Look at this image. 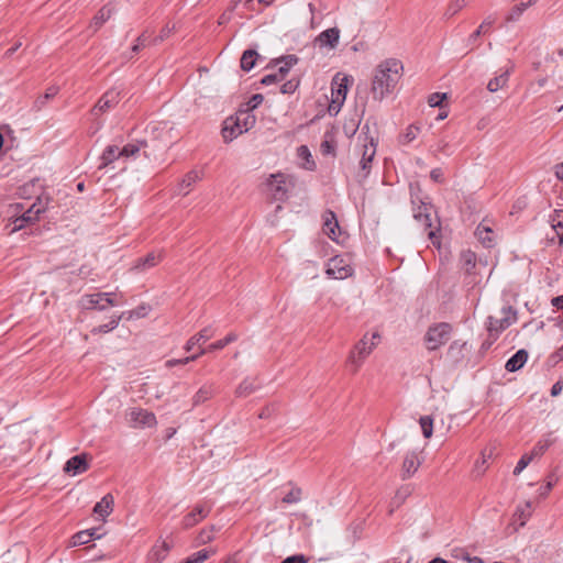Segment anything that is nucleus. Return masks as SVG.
I'll use <instances>...</instances> for the list:
<instances>
[{
	"instance_id": "nucleus-5",
	"label": "nucleus",
	"mask_w": 563,
	"mask_h": 563,
	"mask_svg": "<svg viewBox=\"0 0 563 563\" xmlns=\"http://www.w3.org/2000/svg\"><path fill=\"white\" fill-rule=\"evenodd\" d=\"M500 313V318L494 316L487 318V331L494 340L517 320V312L511 306L503 307Z\"/></svg>"
},
{
	"instance_id": "nucleus-31",
	"label": "nucleus",
	"mask_w": 563,
	"mask_h": 563,
	"mask_svg": "<svg viewBox=\"0 0 563 563\" xmlns=\"http://www.w3.org/2000/svg\"><path fill=\"white\" fill-rule=\"evenodd\" d=\"M511 70H512V67H508V68L501 70V73L498 76L492 78L488 81L487 89L490 92H496L497 90L503 88L508 82L509 75H510Z\"/></svg>"
},
{
	"instance_id": "nucleus-30",
	"label": "nucleus",
	"mask_w": 563,
	"mask_h": 563,
	"mask_svg": "<svg viewBox=\"0 0 563 563\" xmlns=\"http://www.w3.org/2000/svg\"><path fill=\"white\" fill-rule=\"evenodd\" d=\"M320 152L324 156H332L334 157L336 155V142L334 140V135L331 132H325L323 140L320 144Z\"/></svg>"
},
{
	"instance_id": "nucleus-20",
	"label": "nucleus",
	"mask_w": 563,
	"mask_h": 563,
	"mask_svg": "<svg viewBox=\"0 0 563 563\" xmlns=\"http://www.w3.org/2000/svg\"><path fill=\"white\" fill-rule=\"evenodd\" d=\"M213 336V329L206 327L200 330L197 334L192 335L185 344L184 350L190 352L196 345L205 344L208 340Z\"/></svg>"
},
{
	"instance_id": "nucleus-6",
	"label": "nucleus",
	"mask_w": 563,
	"mask_h": 563,
	"mask_svg": "<svg viewBox=\"0 0 563 563\" xmlns=\"http://www.w3.org/2000/svg\"><path fill=\"white\" fill-rule=\"evenodd\" d=\"M260 190L268 203L282 202V172L267 175L261 183Z\"/></svg>"
},
{
	"instance_id": "nucleus-49",
	"label": "nucleus",
	"mask_w": 563,
	"mask_h": 563,
	"mask_svg": "<svg viewBox=\"0 0 563 563\" xmlns=\"http://www.w3.org/2000/svg\"><path fill=\"white\" fill-rule=\"evenodd\" d=\"M272 0H238L236 5H242L245 9H250L253 11L260 10L257 4L266 3L268 4Z\"/></svg>"
},
{
	"instance_id": "nucleus-22",
	"label": "nucleus",
	"mask_w": 563,
	"mask_h": 563,
	"mask_svg": "<svg viewBox=\"0 0 563 563\" xmlns=\"http://www.w3.org/2000/svg\"><path fill=\"white\" fill-rule=\"evenodd\" d=\"M80 305L85 310L104 311L108 309L98 292L85 295L80 300Z\"/></svg>"
},
{
	"instance_id": "nucleus-58",
	"label": "nucleus",
	"mask_w": 563,
	"mask_h": 563,
	"mask_svg": "<svg viewBox=\"0 0 563 563\" xmlns=\"http://www.w3.org/2000/svg\"><path fill=\"white\" fill-rule=\"evenodd\" d=\"M445 97H446L445 93H438V92L432 93L428 98V103L432 108L440 107L442 101L445 99Z\"/></svg>"
},
{
	"instance_id": "nucleus-16",
	"label": "nucleus",
	"mask_w": 563,
	"mask_h": 563,
	"mask_svg": "<svg viewBox=\"0 0 563 563\" xmlns=\"http://www.w3.org/2000/svg\"><path fill=\"white\" fill-rule=\"evenodd\" d=\"M323 233L328 235L332 241H338L339 234L341 233L340 225L336 216L333 211L327 210L323 214Z\"/></svg>"
},
{
	"instance_id": "nucleus-29",
	"label": "nucleus",
	"mask_w": 563,
	"mask_h": 563,
	"mask_svg": "<svg viewBox=\"0 0 563 563\" xmlns=\"http://www.w3.org/2000/svg\"><path fill=\"white\" fill-rule=\"evenodd\" d=\"M208 512L209 511L206 510L203 507L195 506L194 509L183 518V526H184V528H191V527H194L201 519L206 518Z\"/></svg>"
},
{
	"instance_id": "nucleus-54",
	"label": "nucleus",
	"mask_w": 563,
	"mask_h": 563,
	"mask_svg": "<svg viewBox=\"0 0 563 563\" xmlns=\"http://www.w3.org/2000/svg\"><path fill=\"white\" fill-rule=\"evenodd\" d=\"M134 312V317L136 319L145 318L150 311L152 310V307L148 303H141L136 308L132 309Z\"/></svg>"
},
{
	"instance_id": "nucleus-52",
	"label": "nucleus",
	"mask_w": 563,
	"mask_h": 563,
	"mask_svg": "<svg viewBox=\"0 0 563 563\" xmlns=\"http://www.w3.org/2000/svg\"><path fill=\"white\" fill-rule=\"evenodd\" d=\"M98 294L100 295L103 303H106L107 307H114L120 305V302L115 299V292L108 291Z\"/></svg>"
},
{
	"instance_id": "nucleus-39",
	"label": "nucleus",
	"mask_w": 563,
	"mask_h": 563,
	"mask_svg": "<svg viewBox=\"0 0 563 563\" xmlns=\"http://www.w3.org/2000/svg\"><path fill=\"white\" fill-rule=\"evenodd\" d=\"M537 1H538V0H529V1H527V2H520L519 4L515 5V7L511 9V11H510V13H509V15H508L507 20H508V21H517V20L520 18V15H521V14H522V13H523L528 8H529V7H531V5L536 4V3H537Z\"/></svg>"
},
{
	"instance_id": "nucleus-7",
	"label": "nucleus",
	"mask_w": 563,
	"mask_h": 563,
	"mask_svg": "<svg viewBox=\"0 0 563 563\" xmlns=\"http://www.w3.org/2000/svg\"><path fill=\"white\" fill-rule=\"evenodd\" d=\"M376 147L377 142H375L373 137H364V143L362 144V157L358 163L360 169L356 175L360 183L364 181L371 174L372 163L376 155Z\"/></svg>"
},
{
	"instance_id": "nucleus-24",
	"label": "nucleus",
	"mask_w": 563,
	"mask_h": 563,
	"mask_svg": "<svg viewBox=\"0 0 563 563\" xmlns=\"http://www.w3.org/2000/svg\"><path fill=\"white\" fill-rule=\"evenodd\" d=\"M297 157L300 159L299 166L306 170L313 172L317 168V164L312 157V154L307 145H300L297 148Z\"/></svg>"
},
{
	"instance_id": "nucleus-42",
	"label": "nucleus",
	"mask_w": 563,
	"mask_h": 563,
	"mask_svg": "<svg viewBox=\"0 0 563 563\" xmlns=\"http://www.w3.org/2000/svg\"><path fill=\"white\" fill-rule=\"evenodd\" d=\"M238 339V336L234 333H229L225 338L218 340L211 344H209L208 351L214 352L224 349L228 344L234 342Z\"/></svg>"
},
{
	"instance_id": "nucleus-26",
	"label": "nucleus",
	"mask_w": 563,
	"mask_h": 563,
	"mask_svg": "<svg viewBox=\"0 0 563 563\" xmlns=\"http://www.w3.org/2000/svg\"><path fill=\"white\" fill-rule=\"evenodd\" d=\"M113 504V496L107 494L93 506V512L104 520L112 512Z\"/></svg>"
},
{
	"instance_id": "nucleus-9",
	"label": "nucleus",
	"mask_w": 563,
	"mask_h": 563,
	"mask_svg": "<svg viewBox=\"0 0 563 563\" xmlns=\"http://www.w3.org/2000/svg\"><path fill=\"white\" fill-rule=\"evenodd\" d=\"M249 129V117L245 118L243 124H241L240 117H230L223 121L221 135L225 143H230Z\"/></svg>"
},
{
	"instance_id": "nucleus-19",
	"label": "nucleus",
	"mask_w": 563,
	"mask_h": 563,
	"mask_svg": "<svg viewBox=\"0 0 563 563\" xmlns=\"http://www.w3.org/2000/svg\"><path fill=\"white\" fill-rule=\"evenodd\" d=\"M120 157H122L120 147H118L117 145H108L100 156V164L98 166V169L102 170L108 168L112 163L118 161Z\"/></svg>"
},
{
	"instance_id": "nucleus-2",
	"label": "nucleus",
	"mask_w": 563,
	"mask_h": 563,
	"mask_svg": "<svg viewBox=\"0 0 563 563\" xmlns=\"http://www.w3.org/2000/svg\"><path fill=\"white\" fill-rule=\"evenodd\" d=\"M49 205V198L40 196L36 200L22 212V214L13 218L8 227H11L10 233L18 232L25 227L33 224L40 219V216L44 213Z\"/></svg>"
},
{
	"instance_id": "nucleus-35",
	"label": "nucleus",
	"mask_w": 563,
	"mask_h": 563,
	"mask_svg": "<svg viewBox=\"0 0 563 563\" xmlns=\"http://www.w3.org/2000/svg\"><path fill=\"white\" fill-rule=\"evenodd\" d=\"M258 387V384L253 378H245L236 388V395L239 397H246L255 391Z\"/></svg>"
},
{
	"instance_id": "nucleus-21",
	"label": "nucleus",
	"mask_w": 563,
	"mask_h": 563,
	"mask_svg": "<svg viewBox=\"0 0 563 563\" xmlns=\"http://www.w3.org/2000/svg\"><path fill=\"white\" fill-rule=\"evenodd\" d=\"M303 498V490L294 482L284 485V504H297Z\"/></svg>"
},
{
	"instance_id": "nucleus-34",
	"label": "nucleus",
	"mask_w": 563,
	"mask_h": 563,
	"mask_svg": "<svg viewBox=\"0 0 563 563\" xmlns=\"http://www.w3.org/2000/svg\"><path fill=\"white\" fill-rule=\"evenodd\" d=\"M531 503L527 501L523 505L517 507V510L514 515V521L518 523L519 527H523L531 516Z\"/></svg>"
},
{
	"instance_id": "nucleus-8",
	"label": "nucleus",
	"mask_w": 563,
	"mask_h": 563,
	"mask_svg": "<svg viewBox=\"0 0 563 563\" xmlns=\"http://www.w3.org/2000/svg\"><path fill=\"white\" fill-rule=\"evenodd\" d=\"M347 80H349L347 77L340 78V74H336L334 76L333 81H332V89H331L332 101L329 106L330 113L336 114L340 111V109L346 98Z\"/></svg>"
},
{
	"instance_id": "nucleus-56",
	"label": "nucleus",
	"mask_w": 563,
	"mask_h": 563,
	"mask_svg": "<svg viewBox=\"0 0 563 563\" xmlns=\"http://www.w3.org/2000/svg\"><path fill=\"white\" fill-rule=\"evenodd\" d=\"M299 85H300L299 77L291 78V79L287 80L286 82H284V93L295 92L297 90V88L299 87Z\"/></svg>"
},
{
	"instance_id": "nucleus-33",
	"label": "nucleus",
	"mask_w": 563,
	"mask_h": 563,
	"mask_svg": "<svg viewBox=\"0 0 563 563\" xmlns=\"http://www.w3.org/2000/svg\"><path fill=\"white\" fill-rule=\"evenodd\" d=\"M214 394V387L213 385H203L201 386L197 393L192 397V405L199 406L207 400H209Z\"/></svg>"
},
{
	"instance_id": "nucleus-41",
	"label": "nucleus",
	"mask_w": 563,
	"mask_h": 563,
	"mask_svg": "<svg viewBox=\"0 0 563 563\" xmlns=\"http://www.w3.org/2000/svg\"><path fill=\"white\" fill-rule=\"evenodd\" d=\"M451 555L456 559H462L467 563H484V560L479 556H471L464 549L454 548L451 551Z\"/></svg>"
},
{
	"instance_id": "nucleus-62",
	"label": "nucleus",
	"mask_w": 563,
	"mask_h": 563,
	"mask_svg": "<svg viewBox=\"0 0 563 563\" xmlns=\"http://www.w3.org/2000/svg\"><path fill=\"white\" fill-rule=\"evenodd\" d=\"M284 563H308V558L303 554H294L284 559Z\"/></svg>"
},
{
	"instance_id": "nucleus-43",
	"label": "nucleus",
	"mask_w": 563,
	"mask_h": 563,
	"mask_svg": "<svg viewBox=\"0 0 563 563\" xmlns=\"http://www.w3.org/2000/svg\"><path fill=\"white\" fill-rule=\"evenodd\" d=\"M421 431L424 438H431L433 433V419L430 416H422L419 420Z\"/></svg>"
},
{
	"instance_id": "nucleus-55",
	"label": "nucleus",
	"mask_w": 563,
	"mask_h": 563,
	"mask_svg": "<svg viewBox=\"0 0 563 563\" xmlns=\"http://www.w3.org/2000/svg\"><path fill=\"white\" fill-rule=\"evenodd\" d=\"M275 203H276V206H275L274 213L268 214L266 218L267 223L272 227L278 225V223H279L278 212H279V210H282V202H275Z\"/></svg>"
},
{
	"instance_id": "nucleus-25",
	"label": "nucleus",
	"mask_w": 563,
	"mask_h": 563,
	"mask_svg": "<svg viewBox=\"0 0 563 563\" xmlns=\"http://www.w3.org/2000/svg\"><path fill=\"white\" fill-rule=\"evenodd\" d=\"M420 461L416 452H408L402 463V478L413 475L420 466Z\"/></svg>"
},
{
	"instance_id": "nucleus-63",
	"label": "nucleus",
	"mask_w": 563,
	"mask_h": 563,
	"mask_svg": "<svg viewBox=\"0 0 563 563\" xmlns=\"http://www.w3.org/2000/svg\"><path fill=\"white\" fill-rule=\"evenodd\" d=\"M278 81V75L277 74H268L262 77L261 84L264 86H269L273 84H276Z\"/></svg>"
},
{
	"instance_id": "nucleus-57",
	"label": "nucleus",
	"mask_w": 563,
	"mask_h": 563,
	"mask_svg": "<svg viewBox=\"0 0 563 563\" xmlns=\"http://www.w3.org/2000/svg\"><path fill=\"white\" fill-rule=\"evenodd\" d=\"M196 361V356H186V357H183V358H172V360H168L166 362V366L167 367H174V366H177V365H186L190 362H194Z\"/></svg>"
},
{
	"instance_id": "nucleus-12",
	"label": "nucleus",
	"mask_w": 563,
	"mask_h": 563,
	"mask_svg": "<svg viewBox=\"0 0 563 563\" xmlns=\"http://www.w3.org/2000/svg\"><path fill=\"white\" fill-rule=\"evenodd\" d=\"M128 417L133 428H153L157 423L155 415L142 408H132Z\"/></svg>"
},
{
	"instance_id": "nucleus-23",
	"label": "nucleus",
	"mask_w": 563,
	"mask_h": 563,
	"mask_svg": "<svg viewBox=\"0 0 563 563\" xmlns=\"http://www.w3.org/2000/svg\"><path fill=\"white\" fill-rule=\"evenodd\" d=\"M115 12V7L112 3L104 4L93 16L91 27L93 31L100 29Z\"/></svg>"
},
{
	"instance_id": "nucleus-45",
	"label": "nucleus",
	"mask_w": 563,
	"mask_h": 563,
	"mask_svg": "<svg viewBox=\"0 0 563 563\" xmlns=\"http://www.w3.org/2000/svg\"><path fill=\"white\" fill-rule=\"evenodd\" d=\"M466 5V0H452L444 13L445 18H452Z\"/></svg>"
},
{
	"instance_id": "nucleus-64",
	"label": "nucleus",
	"mask_w": 563,
	"mask_h": 563,
	"mask_svg": "<svg viewBox=\"0 0 563 563\" xmlns=\"http://www.w3.org/2000/svg\"><path fill=\"white\" fill-rule=\"evenodd\" d=\"M430 178L435 183H443L444 176L441 168H433L430 172Z\"/></svg>"
},
{
	"instance_id": "nucleus-14",
	"label": "nucleus",
	"mask_w": 563,
	"mask_h": 563,
	"mask_svg": "<svg viewBox=\"0 0 563 563\" xmlns=\"http://www.w3.org/2000/svg\"><path fill=\"white\" fill-rule=\"evenodd\" d=\"M120 100V91L110 89L104 92L92 109V114L97 115L114 108Z\"/></svg>"
},
{
	"instance_id": "nucleus-1",
	"label": "nucleus",
	"mask_w": 563,
	"mask_h": 563,
	"mask_svg": "<svg viewBox=\"0 0 563 563\" xmlns=\"http://www.w3.org/2000/svg\"><path fill=\"white\" fill-rule=\"evenodd\" d=\"M401 70V62L394 58L382 62L376 67L371 88L375 100L382 101L394 91L400 79Z\"/></svg>"
},
{
	"instance_id": "nucleus-53",
	"label": "nucleus",
	"mask_w": 563,
	"mask_h": 563,
	"mask_svg": "<svg viewBox=\"0 0 563 563\" xmlns=\"http://www.w3.org/2000/svg\"><path fill=\"white\" fill-rule=\"evenodd\" d=\"M299 62L296 55H284V77Z\"/></svg>"
},
{
	"instance_id": "nucleus-15",
	"label": "nucleus",
	"mask_w": 563,
	"mask_h": 563,
	"mask_svg": "<svg viewBox=\"0 0 563 563\" xmlns=\"http://www.w3.org/2000/svg\"><path fill=\"white\" fill-rule=\"evenodd\" d=\"M88 467L87 456L85 454H77L67 460L63 471L68 475L76 476L86 472Z\"/></svg>"
},
{
	"instance_id": "nucleus-17",
	"label": "nucleus",
	"mask_w": 563,
	"mask_h": 563,
	"mask_svg": "<svg viewBox=\"0 0 563 563\" xmlns=\"http://www.w3.org/2000/svg\"><path fill=\"white\" fill-rule=\"evenodd\" d=\"M202 178L200 172L196 169L189 170L181 181L177 185L175 194L178 196H186L189 194L191 187Z\"/></svg>"
},
{
	"instance_id": "nucleus-59",
	"label": "nucleus",
	"mask_w": 563,
	"mask_h": 563,
	"mask_svg": "<svg viewBox=\"0 0 563 563\" xmlns=\"http://www.w3.org/2000/svg\"><path fill=\"white\" fill-rule=\"evenodd\" d=\"M462 258H463L464 264L467 267V269H472L475 267L476 256L473 252H471V251L464 252L462 255Z\"/></svg>"
},
{
	"instance_id": "nucleus-10",
	"label": "nucleus",
	"mask_w": 563,
	"mask_h": 563,
	"mask_svg": "<svg viewBox=\"0 0 563 563\" xmlns=\"http://www.w3.org/2000/svg\"><path fill=\"white\" fill-rule=\"evenodd\" d=\"M432 210L433 207L430 203L423 201H420L417 207H413L415 220L421 223L426 229H430L428 235L431 240L437 236V231L439 230V225L433 228Z\"/></svg>"
},
{
	"instance_id": "nucleus-36",
	"label": "nucleus",
	"mask_w": 563,
	"mask_h": 563,
	"mask_svg": "<svg viewBox=\"0 0 563 563\" xmlns=\"http://www.w3.org/2000/svg\"><path fill=\"white\" fill-rule=\"evenodd\" d=\"M495 18L493 15H488L482 24L478 26L476 31H474L470 37L468 43L473 44L477 41V38L482 35L488 32V29L494 24Z\"/></svg>"
},
{
	"instance_id": "nucleus-50",
	"label": "nucleus",
	"mask_w": 563,
	"mask_h": 563,
	"mask_svg": "<svg viewBox=\"0 0 563 563\" xmlns=\"http://www.w3.org/2000/svg\"><path fill=\"white\" fill-rule=\"evenodd\" d=\"M90 540H89V533L88 531L86 530H82V531H79L77 533H75L71 538V545L76 547V545H82V544H86L88 543Z\"/></svg>"
},
{
	"instance_id": "nucleus-18",
	"label": "nucleus",
	"mask_w": 563,
	"mask_h": 563,
	"mask_svg": "<svg viewBox=\"0 0 563 563\" xmlns=\"http://www.w3.org/2000/svg\"><path fill=\"white\" fill-rule=\"evenodd\" d=\"M340 40V30L338 27H330L322 31L316 38V43L320 46H329L335 48Z\"/></svg>"
},
{
	"instance_id": "nucleus-60",
	"label": "nucleus",
	"mask_w": 563,
	"mask_h": 563,
	"mask_svg": "<svg viewBox=\"0 0 563 563\" xmlns=\"http://www.w3.org/2000/svg\"><path fill=\"white\" fill-rule=\"evenodd\" d=\"M173 30H174V26L173 27H169L168 25L164 26L161 30L159 34L153 38L152 44L156 45V44L163 42L165 38H167L169 36V34L172 33Z\"/></svg>"
},
{
	"instance_id": "nucleus-13",
	"label": "nucleus",
	"mask_w": 563,
	"mask_h": 563,
	"mask_svg": "<svg viewBox=\"0 0 563 563\" xmlns=\"http://www.w3.org/2000/svg\"><path fill=\"white\" fill-rule=\"evenodd\" d=\"M164 258V253L162 251H152L148 254H146L143 257H139L133 266L132 269L136 273H143L146 272L150 268L155 267L158 265Z\"/></svg>"
},
{
	"instance_id": "nucleus-61",
	"label": "nucleus",
	"mask_w": 563,
	"mask_h": 563,
	"mask_svg": "<svg viewBox=\"0 0 563 563\" xmlns=\"http://www.w3.org/2000/svg\"><path fill=\"white\" fill-rule=\"evenodd\" d=\"M550 223H555V225H560L563 223V209H555L550 214Z\"/></svg>"
},
{
	"instance_id": "nucleus-3",
	"label": "nucleus",
	"mask_w": 563,
	"mask_h": 563,
	"mask_svg": "<svg viewBox=\"0 0 563 563\" xmlns=\"http://www.w3.org/2000/svg\"><path fill=\"white\" fill-rule=\"evenodd\" d=\"M379 335L377 333L372 334V342L369 343V340L367 335H364L354 346V349L350 352L347 357V364L352 367V372L355 374L362 364L364 363L365 358L372 353L375 342L374 340L378 339Z\"/></svg>"
},
{
	"instance_id": "nucleus-46",
	"label": "nucleus",
	"mask_w": 563,
	"mask_h": 563,
	"mask_svg": "<svg viewBox=\"0 0 563 563\" xmlns=\"http://www.w3.org/2000/svg\"><path fill=\"white\" fill-rule=\"evenodd\" d=\"M210 556V552L206 549L199 550L188 558H186L183 563H202Z\"/></svg>"
},
{
	"instance_id": "nucleus-44",
	"label": "nucleus",
	"mask_w": 563,
	"mask_h": 563,
	"mask_svg": "<svg viewBox=\"0 0 563 563\" xmlns=\"http://www.w3.org/2000/svg\"><path fill=\"white\" fill-rule=\"evenodd\" d=\"M145 142L140 143H129L120 148L122 153V157L129 158L137 154L141 150V146L145 145Z\"/></svg>"
},
{
	"instance_id": "nucleus-48",
	"label": "nucleus",
	"mask_w": 563,
	"mask_h": 563,
	"mask_svg": "<svg viewBox=\"0 0 563 563\" xmlns=\"http://www.w3.org/2000/svg\"><path fill=\"white\" fill-rule=\"evenodd\" d=\"M152 44V42L148 41V36L146 34V32H143L135 41V43L133 44V46L131 47V52L133 54H136L140 52V49L142 47H145L146 45H150Z\"/></svg>"
},
{
	"instance_id": "nucleus-28",
	"label": "nucleus",
	"mask_w": 563,
	"mask_h": 563,
	"mask_svg": "<svg viewBox=\"0 0 563 563\" xmlns=\"http://www.w3.org/2000/svg\"><path fill=\"white\" fill-rule=\"evenodd\" d=\"M262 59L261 55L254 48L245 49L240 59L242 70L250 71L254 68L257 60Z\"/></svg>"
},
{
	"instance_id": "nucleus-51",
	"label": "nucleus",
	"mask_w": 563,
	"mask_h": 563,
	"mask_svg": "<svg viewBox=\"0 0 563 563\" xmlns=\"http://www.w3.org/2000/svg\"><path fill=\"white\" fill-rule=\"evenodd\" d=\"M532 460V455L523 454L514 470V475H519L530 464Z\"/></svg>"
},
{
	"instance_id": "nucleus-32",
	"label": "nucleus",
	"mask_w": 563,
	"mask_h": 563,
	"mask_svg": "<svg viewBox=\"0 0 563 563\" xmlns=\"http://www.w3.org/2000/svg\"><path fill=\"white\" fill-rule=\"evenodd\" d=\"M475 235L477 236L478 241L485 246V247H492L494 243V233L492 229L483 223H481L475 231Z\"/></svg>"
},
{
	"instance_id": "nucleus-40",
	"label": "nucleus",
	"mask_w": 563,
	"mask_h": 563,
	"mask_svg": "<svg viewBox=\"0 0 563 563\" xmlns=\"http://www.w3.org/2000/svg\"><path fill=\"white\" fill-rule=\"evenodd\" d=\"M420 133V128L416 124H410L406 131L400 135L399 142L404 145L415 141Z\"/></svg>"
},
{
	"instance_id": "nucleus-38",
	"label": "nucleus",
	"mask_w": 563,
	"mask_h": 563,
	"mask_svg": "<svg viewBox=\"0 0 563 563\" xmlns=\"http://www.w3.org/2000/svg\"><path fill=\"white\" fill-rule=\"evenodd\" d=\"M119 323H120V317H113V314H112L109 322H107L104 324H100L98 327H95L91 330V333L92 334H101V333L111 332L118 328Z\"/></svg>"
},
{
	"instance_id": "nucleus-11",
	"label": "nucleus",
	"mask_w": 563,
	"mask_h": 563,
	"mask_svg": "<svg viewBox=\"0 0 563 563\" xmlns=\"http://www.w3.org/2000/svg\"><path fill=\"white\" fill-rule=\"evenodd\" d=\"M327 275L334 279H345L352 275V266L341 256L330 258L327 265Z\"/></svg>"
},
{
	"instance_id": "nucleus-37",
	"label": "nucleus",
	"mask_w": 563,
	"mask_h": 563,
	"mask_svg": "<svg viewBox=\"0 0 563 563\" xmlns=\"http://www.w3.org/2000/svg\"><path fill=\"white\" fill-rule=\"evenodd\" d=\"M58 93V87L56 86H51L46 89L45 93L43 96H40L35 101H34V108L36 110H41L44 108V106L46 104V102L54 98L56 95Z\"/></svg>"
},
{
	"instance_id": "nucleus-27",
	"label": "nucleus",
	"mask_w": 563,
	"mask_h": 563,
	"mask_svg": "<svg viewBox=\"0 0 563 563\" xmlns=\"http://www.w3.org/2000/svg\"><path fill=\"white\" fill-rule=\"evenodd\" d=\"M528 360V352L523 349L518 350L507 362L505 368L510 372L519 371Z\"/></svg>"
},
{
	"instance_id": "nucleus-4",
	"label": "nucleus",
	"mask_w": 563,
	"mask_h": 563,
	"mask_svg": "<svg viewBox=\"0 0 563 563\" xmlns=\"http://www.w3.org/2000/svg\"><path fill=\"white\" fill-rule=\"evenodd\" d=\"M452 325L448 322H440L430 325L424 335V344L427 350L435 351L444 345L451 335Z\"/></svg>"
},
{
	"instance_id": "nucleus-47",
	"label": "nucleus",
	"mask_w": 563,
	"mask_h": 563,
	"mask_svg": "<svg viewBox=\"0 0 563 563\" xmlns=\"http://www.w3.org/2000/svg\"><path fill=\"white\" fill-rule=\"evenodd\" d=\"M551 445V441L549 439L540 440L532 449L530 455L532 459L536 456H541Z\"/></svg>"
}]
</instances>
